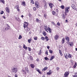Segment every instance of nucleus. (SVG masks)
I'll list each match as a JSON object with an SVG mask.
<instances>
[{
    "mask_svg": "<svg viewBox=\"0 0 77 77\" xmlns=\"http://www.w3.org/2000/svg\"><path fill=\"white\" fill-rule=\"evenodd\" d=\"M65 38H63L61 40V42L62 45H63L64 43H65Z\"/></svg>",
    "mask_w": 77,
    "mask_h": 77,
    "instance_id": "8",
    "label": "nucleus"
},
{
    "mask_svg": "<svg viewBox=\"0 0 77 77\" xmlns=\"http://www.w3.org/2000/svg\"><path fill=\"white\" fill-rule=\"evenodd\" d=\"M45 8H47V4H46V2H45Z\"/></svg>",
    "mask_w": 77,
    "mask_h": 77,
    "instance_id": "52",
    "label": "nucleus"
},
{
    "mask_svg": "<svg viewBox=\"0 0 77 77\" xmlns=\"http://www.w3.org/2000/svg\"><path fill=\"white\" fill-rule=\"evenodd\" d=\"M76 66H77V63L75 62V65H74L73 67V68H76Z\"/></svg>",
    "mask_w": 77,
    "mask_h": 77,
    "instance_id": "31",
    "label": "nucleus"
},
{
    "mask_svg": "<svg viewBox=\"0 0 77 77\" xmlns=\"http://www.w3.org/2000/svg\"><path fill=\"white\" fill-rule=\"evenodd\" d=\"M66 21V23H68V21L67 20H65Z\"/></svg>",
    "mask_w": 77,
    "mask_h": 77,
    "instance_id": "61",
    "label": "nucleus"
},
{
    "mask_svg": "<svg viewBox=\"0 0 77 77\" xmlns=\"http://www.w3.org/2000/svg\"><path fill=\"white\" fill-rule=\"evenodd\" d=\"M43 35L44 36H46L47 35V33H46V32L44 31L42 32Z\"/></svg>",
    "mask_w": 77,
    "mask_h": 77,
    "instance_id": "19",
    "label": "nucleus"
},
{
    "mask_svg": "<svg viewBox=\"0 0 77 77\" xmlns=\"http://www.w3.org/2000/svg\"><path fill=\"white\" fill-rule=\"evenodd\" d=\"M41 40H42L43 41H44V40H45V38L43 37H41Z\"/></svg>",
    "mask_w": 77,
    "mask_h": 77,
    "instance_id": "37",
    "label": "nucleus"
},
{
    "mask_svg": "<svg viewBox=\"0 0 77 77\" xmlns=\"http://www.w3.org/2000/svg\"><path fill=\"white\" fill-rule=\"evenodd\" d=\"M36 60L37 62H39V58H37Z\"/></svg>",
    "mask_w": 77,
    "mask_h": 77,
    "instance_id": "54",
    "label": "nucleus"
},
{
    "mask_svg": "<svg viewBox=\"0 0 77 77\" xmlns=\"http://www.w3.org/2000/svg\"><path fill=\"white\" fill-rule=\"evenodd\" d=\"M15 8H16L17 9H19V6L18 5H16V6Z\"/></svg>",
    "mask_w": 77,
    "mask_h": 77,
    "instance_id": "45",
    "label": "nucleus"
},
{
    "mask_svg": "<svg viewBox=\"0 0 77 77\" xmlns=\"http://www.w3.org/2000/svg\"><path fill=\"white\" fill-rule=\"evenodd\" d=\"M5 9L6 11V12H8V13H9V12H10V10H9V9L8 8H6Z\"/></svg>",
    "mask_w": 77,
    "mask_h": 77,
    "instance_id": "11",
    "label": "nucleus"
},
{
    "mask_svg": "<svg viewBox=\"0 0 77 77\" xmlns=\"http://www.w3.org/2000/svg\"><path fill=\"white\" fill-rule=\"evenodd\" d=\"M23 48L24 49H25V50H27V47L26 46V45H24V44H23Z\"/></svg>",
    "mask_w": 77,
    "mask_h": 77,
    "instance_id": "21",
    "label": "nucleus"
},
{
    "mask_svg": "<svg viewBox=\"0 0 77 77\" xmlns=\"http://www.w3.org/2000/svg\"><path fill=\"white\" fill-rule=\"evenodd\" d=\"M54 58V56H51L50 59H49V60H52V59H53Z\"/></svg>",
    "mask_w": 77,
    "mask_h": 77,
    "instance_id": "27",
    "label": "nucleus"
},
{
    "mask_svg": "<svg viewBox=\"0 0 77 77\" xmlns=\"http://www.w3.org/2000/svg\"><path fill=\"white\" fill-rule=\"evenodd\" d=\"M45 54H46L47 55H48V51H46Z\"/></svg>",
    "mask_w": 77,
    "mask_h": 77,
    "instance_id": "53",
    "label": "nucleus"
},
{
    "mask_svg": "<svg viewBox=\"0 0 77 77\" xmlns=\"http://www.w3.org/2000/svg\"><path fill=\"white\" fill-rule=\"evenodd\" d=\"M69 74V71L66 72L64 74V77H67L68 76Z\"/></svg>",
    "mask_w": 77,
    "mask_h": 77,
    "instance_id": "6",
    "label": "nucleus"
},
{
    "mask_svg": "<svg viewBox=\"0 0 77 77\" xmlns=\"http://www.w3.org/2000/svg\"><path fill=\"white\" fill-rule=\"evenodd\" d=\"M30 60H33V57H32L31 56L30 57Z\"/></svg>",
    "mask_w": 77,
    "mask_h": 77,
    "instance_id": "44",
    "label": "nucleus"
},
{
    "mask_svg": "<svg viewBox=\"0 0 77 77\" xmlns=\"http://www.w3.org/2000/svg\"><path fill=\"white\" fill-rule=\"evenodd\" d=\"M24 23H24V24H26V25H28V26H29V24L27 22H24Z\"/></svg>",
    "mask_w": 77,
    "mask_h": 77,
    "instance_id": "40",
    "label": "nucleus"
},
{
    "mask_svg": "<svg viewBox=\"0 0 77 77\" xmlns=\"http://www.w3.org/2000/svg\"><path fill=\"white\" fill-rule=\"evenodd\" d=\"M56 11L57 12H59V10H58V9H56Z\"/></svg>",
    "mask_w": 77,
    "mask_h": 77,
    "instance_id": "58",
    "label": "nucleus"
},
{
    "mask_svg": "<svg viewBox=\"0 0 77 77\" xmlns=\"http://www.w3.org/2000/svg\"><path fill=\"white\" fill-rule=\"evenodd\" d=\"M47 69H48V67L46 66L42 69V71H46Z\"/></svg>",
    "mask_w": 77,
    "mask_h": 77,
    "instance_id": "12",
    "label": "nucleus"
},
{
    "mask_svg": "<svg viewBox=\"0 0 77 77\" xmlns=\"http://www.w3.org/2000/svg\"><path fill=\"white\" fill-rule=\"evenodd\" d=\"M39 73V74H42V72H41L40 71L39 69H37L36 70Z\"/></svg>",
    "mask_w": 77,
    "mask_h": 77,
    "instance_id": "22",
    "label": "nucleus"
},
{
    "mask_svg": "<svg viewBox=\"0 0 77 77\" xmlns=\"http://www.w3.org/2000/svg\"><path fill=\"white\" fill-rule=\"evenodd\" d=\"M57 25L58 26H60V23L59 22H58L57 23Z\"/></svg>",
    "mask_w": 77,
    "mask_h": 77,
    "instance_id": "38",
    "label": "nucleus"
},
{
    "mask_svg": "<svg viewBox=\"0 0 77 77\" xmlns=\"http://www.w3.org/2000/svg\"><path fill=\"white\" fill-rule=\"evenodd\" d=\"M57 71H59V69H60V68L58 67H57Z\"/></svg>",
    "mask_w": 77,
    "mask_h": 77,
    "instance_id": "47",
    "label": "nucleus"
},
{
    "mask_svg": "<svg viewBox=\"0 0 77 77\" xmlns=\"http://www.w3.org/2000/svg\"><path fill=\"white\" fill-rule=\"evenodd\" d=\"M59 53L61 56H62L63 55L62 53V51L60 50H59Z\"/></svg>",
    "mask_w": 77,
    "mask_h": 77,
    "instance_id": "28",
    "label": "nucleus"
},
{
    "mask_svg": "<svg viewBox=\"0 0 77 77\" xmlns=\"http://www.w3.org/2000/svg\"><path fill=\"white\" fill-rule=\"evenodd\" d=\"M49 5L51 9H52V8H53V7L54 6V5H53L52 3H49Z\"/></svg>",
    "mask_w": 77,
    "mask_h": 77,
    "instance_id": "9",
    "label": "nucleus"
},
{
    "mask_svg": "<svg viewBox=\"0 0 77 77\" xmlns=\"http://www.w3.org/2000/svg\"><path fill=\"white\" fill-rule=\"evenodd\" d=\"M69 9H70L69 7H66L65 8V12L68 13L69 12Z\"/></svg>",
    "mask_w": 77,
    "mask_h": 77,
    "instance_id": "5",
    "label": "nucleus"
},
{
    "mask_svg": "<svg viewBox=\"0 0 77 77\" xmlns=\"http://www.w3.org/2000/svg\"><path fill=\"white\" fill-rule=\"evenodd\" d=\"M67 12H66V11L65 12V16H66V15H67Z\"/></svg>",
    "mask_w": 77,
    "mask_h": 77,
    "instance_id": "55",
    "label": "nucleus"
},
{
    "mask_svg": "<svg viewBox=\"0 0 77 77\" xmlns=\"http://www.w3.org/2000/svg\"><path fill=\"white\" fill-rule=\"evenodd\" d=\"M68 56L69 58H69H72V55L69 54H68Z\"/></svg>",
    "mask_w": 77,
    "mask_h": 77,
    "instance_id": "34",
    "label": "nucleus"
},
{
    "mask_svg": "<svg viewBox=\"0 0 77 77\" xmlns=\"http://www.w3.org/2000/svg\"><path fill=\"white\" fill-rule=\"evenodd\" d=\"M22 38V36H21V35H20L18 38L19 39H21Z\"/></svg>",
    "mask_w": 77,
    "mask_h": 77,
    "instance_id": "41",
    "label": "nucleus"
},
{
    "mask_svg": "<svg viewBox=\"0 0 77 77\" xmlns=\"http://www.w3.org/2000/svg\"><path fill=\"white\" fill-rule=\"evenodd\" d=\"M58 38H59V35H56L54 36V39H55L56 41L57 40Z\"/></svg>",
    "mask_w": 77,
    "mask_h": 77,
    "instance_id": "7",
    "label": "nucleus"
},
{
    "mask_svg": "<svg viewBox=\"0 0 77 77\" xmlns=\"http://www.w3.org/2000/svg\"><path fill=\"white\" fill-rule=\"evenodd\" d=\"M44 16L45 18H47L48 17V16H47V14H44Z\"/></svg>",
    "mask_w": 77,
    "mask_h": 77,
    "instance_id": "24",
    "label": "nucleus"
},
{
    "mask_svg": "<svg viewBox=\"0 0 77 77\" xmlns=\"http://www.w3.org/2000/svg\"><path fill=\"white\" fill-rule=\"evenodd\" d=\"M31 1V3L32 4H34V2L33 1V0H30Z\"/></svg>",
    "mask_w": 77,
    "mask_h": 77,
    "instance_id": "39",
    "label": "nucleus"
},
{
    "mask_svg": "<svg viewBox=\"0 0 77 77\" xmlns=\"http://www.w3.org/2000/svg\"><path fill=\"white\" fill-rule=\"evenodd\" d=\"M30 66L32 68H35V65H34L33 64H30Z\"/></svg>",
    "mask_w": 77,
    "mask_h": 77,
    "instance_id": "15",
    "label": "nucleus"
},
{
    "mask_svg": "<svg viewBox=\"0 0 77 77\" xmlns=\"http://www.w3.org/2000/svg\"><path fill=\"white\" fill-rule=\"evenodd\" d=\"M25 71H26L27 72H28V73H29V71L28 70V68L27 67H25Z\"/></svg>",
    "mask_w": 77,
    "mask_h": 77,
    "instance_id": "23",
    "label": "nucleus"
},
{
    "mask_svg": "<svg viewBox=\"0 0 77 77\" xmlns=\"http://www.w3.org/2000/svg\"><path fill=\"white\" fill-rule=\"evenodd\" d=\"M44 27L45 30L46 32H48L49 31L50 33H51V28H50L49 27H48L46 25H45L44 26Z\"/></svg>",
    "mask_w": 77,
    "mask_h": 77,
    "instance_id": "1",
    "label": "nucleus"
},
{
    "mask_svg": "<svg viewBox=\"0 0 77 77\" xmlns=\"http://www.w3.org/2000/svg\"><path fill=\"white\" fill-rule=\"evenodd\" d=\"M29 18H31V17H32V14H30V13H29Z\"/></svg>",
    "mask_w": 77,
    "mask_h": 77,
    "instance_id": "48",
    "label": "nucleus"
},
{
    "mask_svg": "<svg viewBox=\"0 0 77 77\" xmlns=\"http://www.w3.org/2000/svg\"><path fill=\"white\" fill-rule=\"evenodd\" d=\"M73 77H77V73L75 72V75H72Z\"/></svg>",
    "mask_w": 77,
    "mask_h": 77,
    "instance_id": "25",
    "label": "nucleus"
},
{
    "mask_svg": "<svg viewBox=\"0 0 77 77\" xmlns=\"http://www.w3.org/2000/svg\"><path fill=\"white\" fill-rule=\"evenodd\" d=\"M49 52H50V54H52V53H53V50L51 49H49Z\"/></svg>",
    "mask_w": 77,
    "mask_h": 77,
    "instance_id": "32",
    "label": "nucleus"
},
{
    "mask_svg": "<svg viewBox=\"0 0 77 77\" xmlns=\"http://www.w3.org/2000/svg\"><path fill=\"white\" fill-rule=\"evenodd\" d=\"M23 27L24 29L26 31V33H27L30 30V29L28 27V25L26 26V24H23Z\"/></svg>",
    "mask_w": 77,
    "mask_h": 77,
    "instance_id": "2",
    "label": "nucleus"
},
{
    "mask_svg": "<svg viewBox=\"0 0 77 77\" xmlns=\"http://www.w3.org/2000/svg\"><path fill=\"white\" fill-rule=\"evenodd\" d=\"M23 72H24L23 73V74H26V72L25 71V70H23Z\"/></svg>",
    "mask_w": 77,
    "mask_h": 77,
    "instance_id": "59",
    "label": "nucleus"
},
{
    "mask_svg": "<svg viewBox=\"0 0 77 77\" xmlns=\"http://www.w3.org/2000/svg\"><path fill=\"white\" fill-rule=\"evenodd\" d=\"M45 39L46 41L47 42V41H48V40H49V39H48V37L47 36H45Z\"/></svg>",
    "mask_w": 77,
    "mask_h": 77,
    "instance_id": "26",
    "label": "nucleus"
},
{
    "mask_svg": "<svg viewBox=\"0 0 77 77\" xmlns=\"http://www.w3.org/2000/svg\"><path fill=\"white\" fill-rule=\"evenodd\" d=\"M71 6H72V7H74L75 6L73 4H72V5Z\"/></svg>",
    "mask_w": 77,
    "mask_h": 77,
    "instance_id": "60",
    "label": "nucleus"
},
{
    "mask_svg": "<svg viewBox=\"0 0 77 77\" xmlns=\"http://www.w3.org/2000/svg\"><path fill=\"white\" fill-rule=\"evenodd\" d=\"M32 38H30L28 40V42H29V43H30V42H31V41H32Z\"/></svg>",
    "mask_w": 77,
    "mask_h": 77,
    "instance_id": "30",
    "label": "nucleus"
},
{
    "mask_svg": "<svg viewBox=\"0 0 77 77\" xmlns=\"http://www.w3.org/2000/svg\"><path fill=\"white\" fill-rule=\"evenodd\" d=\"M15 77H18V75H17V74H15Z\"/></svg>",
    "mask_w": 77,
    "mask_h": 77,
    "instance_id": "62",
    "label": "nucleus"
},
{
    "mask_svg": "<svg viewBox=\"0 0 77 77\" xmlns=\"http://www.w3.org/2000/svg\"><path fill=\"white\" fill-rule=\"evenodd\" d=\"M35 7H36V8L38 9V8H39V2H38V1H36L35 2Z\"/></svg>",
    "mask_w": 77,
    "mask_h": 77,
    "instance_id": "4",
    "label": "nucleus"
},
{
    "mask_svg": "<svg viewBox=\"0 0 77 77\" xmlns=\"http://www.w3.org/2000/svg\"><path fill=\"white\" fill-rule=\"evenodd\" d=\"M45 60H48H48H49V59H48V57H45Z\"/></svg>",
    "mask_w": 77,
    "mask_h": 77,
    "instance_id": "49",
    "label": "nucleus"
},
{
    "mask_svg": "<svg viewBox=\"0 0 77 77\" xmlns=\"http://www.w3.org/2000/svg\"><path fill=\"white\" fill-rule=\"evenodd\" d=\"M52 74V72H51V70H50L49 72L47 73V75H50V74Z\"/></svg>",
    "mask_w": 77,
    "mask_h": 77,
    "instance_id": "17",
    "label": "nucleus"
},
{
    "mask_svg": "<svg viewBox=\"0 0 77 77\" xmlns=\"http://www.w3.org/2000/svg\"><path fill=\"white\" fill-rule=\"evenodd\" d=\"M16 20L17 21H20V18L19 17H17L16 18Z\"/></svg>",
    "mask_w": 77,
    "mask_h": 77,
    "instance_id": "35",
    "label": "nucleus"
},
{
    "mask_svg": "<svg viewBox=\"0 0 77 77\" xmlns=\"http://www.w3.org/2000/svg\"><path fill=\"white\" fill-rule=\"evenodd\" d=\"M36 21L37 23H39L40 21V20L38 19H36Z\"/></svg>",
    "mask_w": 77,
    "mask_h": 77,
    "instance_id": "43",
    "label": "nucleus"
},
{
    "mask_svg": "<svg viewBox=\"0 0 77 77\" xmlns=\"http://www.w3.org/2000/svg\"><path fill=\"white\" fill-rule=\"evenodd\" d=\"M3 13H4V12L3 11H2L1 12H0V14H3Z\"/></svg>",
    "mask_w": 77,
    "mask_h": 77,
    "instance_id": "57",
    "label": "nucleus"
},
{
    "mask_svg": "<svg viewBox=\"0 0 77 77\" xmlns=\"http://www.w3.org/2000/svg\"><path fill=\"white\" fill-rule=\"evenodd\" d=\"M65 39H66L67 42H69V38L68 36H66Z\"/></svg>",
    "mask_w": 77,
    "mask_h": 77,
    "instance_id": "10",
    "label": "nucleus"
},
{
    "mask_svg": "<svg viewBox=\"0 0 77 77\" xmlns=\"http://www.w3.org/2000/svg\"><path fill=\"white\" fill-rule=\"evenodd\" d=\"M7 25L8 26V28L6 27L5 28V30H8V29H9L10 28V26H9V25L7 24Z\"/></svg>",
    "mask_w": 77,
    "mask_h": 77,
    "instance_id": "13",
    "label": "nucleus"
},
{
    "mask_svg": "<svg viewBox=\"0 0 77 77\" xmlns=\"http://www.w3.org/2000/svg\"><path fill=\"white\" fill-rule=\"evenodd\" d=\"M51 23L54 26H56V24L54 22H51Z\"/></svg>",
    "mask_w": 77,
    "mask_h": 77,
    "instance_id": "42",
    "label": "nucleus"
},
{
    "mask_svg": "<svg viewBox=\"0 0 77 77\" xmlns=\"http://www.w3.org/2000/svg\"><path fill=\"white\" fill-rule=\"evenodd\" d=\"M72 9H75L76 8H75V6H74V7H72Z\"/></svg>",
    "mask_w": 77,
    "mask_h": 77,
    "instance_id": "56",
    "label": "nucleus"
},
{
    "mask_svg": "<svg viewBox=\"0 0 77 77\" xmlns=\"http://www.w3.org/2000/svg\"><path fill=\"white\" fill-rule=\"evenodd\" d=\"M60 8L62 9H63L65 8V6L64 5H62L60 7Z\"/></svg>",
    "mask_w": 77,
    "mask_h": 77,
    "instance_id": "33",
    "label": "nucleus"
},
{
    "mask_svg": "<svg viewBox=\"0 0 77 77\" xmlns=\"http://www.w3.org/2000/svg\"><path fill=\"white\" fill-rule=\"evenodd\" d=\"M52 13L53 15H56V11H52Z\"/></svg>",
    "mask_w": 77,
    "mask_h": 77,
    "instance_id": "16",
    "label": "nucleus"
},
{
    "mask_svg": "<svg viewBox=\"0 0 77 77\" xmlns=\"http://www.w3.org/2000/svg\"><path fill=\"white\" fill-rule=\"evenodd\" d=\"M47 48H48V49H49L50 48V46H48L47 47Z\"/></svg>",
    "mask_w": 77,
    "mask_h": 77,
    "instance_id": "64",
    "label": "nucleus"
},
{
    "mask_svg": "<svg viewBox=\"0 0 77 77\" xmlns=\"http://www.w3.org/2000/svg\"><path fill=\"white\" fill-rule=\"evenodd\" d=\"M21 5H23V6H26V2L24 1L22 2Z\"/></svg>",
    "mask_w": 77,
    "mask_h": 77,
    "instance_id": "18",
    "label": "nucleus"
},
{
    "mask_svg": "<svg viewBox=\"0 0 77 77\" xmlns=\"http://www.w3.org/2000/svg\"><path fill=\"white\" fill-rule=\"evenodd\" d=\"M33 9L34 10V11H36V7H34L33 8Z\"/></svg>",
    "mask_w": 77,
    "mask_h": 77,
    "instance_id": "50",
    "label": "nucleus"
},
{
    "mask_svg": "<svg viewBox=\"0 0 77 77\" xmlns=\"http://www.w3.org/2000/svg\"><path fill=\"white\" fill-rule=\"evenodd\" d=\"M69 45H70V47H72L73 45V42H71V43H69Z\"/></svg>",
    "mask_w": 77,
    "mask_h": 77,
    "instance_id": "29",
    "label": "nucleus"
},
{
    "mask_svg": "<svg viewBox=\"0 0 77 77\" xmlns=\"http://www.w3.org/2000/svg\"><path fill=\"white\" fill-rule=\"evenodd\" d=\"M61 16L63 20H65V14H62Z\"/></svg>",
    "mask_w": 77,
    "mask_h": 77,
    "instance_id": "20",
    "label": "nucleus"
},
{
    "mask_svg": "<svg viewBox=\"0 0 77 77\" xmlns=\"http://www.w3.org/2000/svg\"><path fill=\"white\" fill-rule=\"evenodd\" d=\"M28 48L29 49L28 50H29V51H31V48H30L29 47H28Z\"/></svg>",
    "mask_w": 77,
    "mask_h": 77,
    "instance_id": "51",
    "label": "nucleus"
},
{
    "mask_svg": "<svg viewBox=\"0 0 77 77\" xmlns=\"http://www.w3.org/2000/svg\"><path fill=\"white\" fill-rule=\"evenodd\" d=\"M37 38H38V37H37V36H36L35 37H34V40H35V41H36V40H37Z\"/></svg>",
    "mask_w": 77,
    "mask_h": 77,
    "instance_id": "46",
    "label": "nucleus"
},
{
    "mask_svg": "<svg viewBox=\"0 0 77 77\" xmlns=\"http://www.w3.org/2000/svg\"><path fill=\"white\" fill-rule=\"evenodd\" d=\"M12 72H14V73H16L18 71V68L17 67H14L12 69H11Z\"/></svg>",
    "mask_w": 77,
    "mask_h": 77,
    "instance_id": "3",
    "label": "nucleus"
},
{
    "mask_svg": "<svg viewBox=\"0 0 77 77\" xmlns=\"http://www.w3.org/2000/svg\"><path fill=\"white\" fill-rule=\"evenodd\" d=\"M17 11H18V12H20V9H17Z\"/></svg>",
    "mask_w": 77,
    "mask_h": 77,
    "instance_id": "63",
    "label": "nucleus"
},
{
    "mask_svg": "<svg viewBox=\"0 0 77 77\" xmlns=\"http://www.w3.org/2000/svg\"><path fill=\"white\" fill-rule=\"evenodd\" d=\"M64 56L65 58H66V59H68L69 56H68V55L67 54H64Z\"/></svg>",
    "mask_w": 77,
    "mask_h": 77,
    "instance_id": "14",
    "label": "nucleus"
},
{
    "mask_svg": "<svg viewBox=\"0 0 77 77\" xmlns=\"http://www.w3.org/2000/svg\"><path fill=\"white\" fill-rule=\"evenodd\" d=\"M0 2H2L3 4H5V0H0Z\"/></svg>",
    "mask_w": 77,
    "mask_h": 77,
    "instance_id": "36",
    "label": "nucleus"
}]
</instances>
